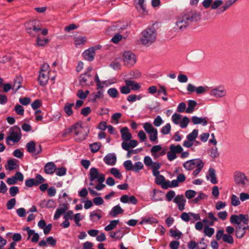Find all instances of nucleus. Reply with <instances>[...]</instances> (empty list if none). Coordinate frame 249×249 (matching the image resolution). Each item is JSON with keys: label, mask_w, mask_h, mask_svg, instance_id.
Returning <instances> with one entry per match:
<instances>
[{"label": "nucleus", "mask_w": 249, "mask_h": 249, "mask_svg": "<svg viewBox=\"0 0 249 249\" xmlns=\"http://www.w3.org/2000/svg\"><path fill=\"white\" fill-rule=\"evenodd\" d=\"M200 18V14L196 11L189 10L186 11L178 18L176 25L180 30L185 29L189 24L198 21Z\"/></svg>", "instance_id": "obj_1"}, {"label": "nucleus", "mask_w": 249, "mask_h": 249, "mask_svg": "<svg viewBox=\"0 0 249 249\" xmlns=\"http://www.w3.org/2000/svg\"><path fill=\"white\" fill-rule=\"evenodd\" d=\"M89 176L90 181L89 185H94V181H95V182H98V184L94 187L95 189L97 190L100 191L105 188L106 185L103 184V182L105 180V175L103 173H100L98 169L95 167L91 168L89 170Z\"/></svg>", "instance_id": "obj_2"}, {"label": "nucleus", "mask_w": 249, "mask_h": 249, "mask_svg": "<svg viewBox=\"0 0 249 249\" xmlns=\"http://www.w3.org/2000/svg\"><path fill=\"white\" fill-rule=\"evenodd\" d=\"M89 132V130L82 126L80 123H76L66 130V133H74L75 135L79 136V138L76 139V141H78L85 140Z\"/></svg>", "instance_id": "obj_3"}, {"label": "nucleus", "mask_w": 249, "mask_h": 249, "mask_svg": "<svg viewBox=\"0 0 249 249\" xmlns=\"http://www.w3.org/2000/svg\"><path fill=\"white\" fill-rule=\"evenodd\" d=\"M156 36V31L154 27L148 28L142 32L141 41L144 45L149 46L155 41Z\"/></svg>", "instance_id": "obj_4"}, {"label": "nucleus", "mask_w": 249, "mask_h": 249, "mask_svg": "<svg viewBox=\"0 0 249 249\" xmlns=\"http://www.w3.org/2000/svg\"><path fill=\"white\" fill-rule=\"evenodd\" d=\"M92 67H89L83 74L79 76V84L82 87L92 86L94 83V75L91 73Z\"/></svg>", "instance_id": "obj_5"}, {"label": "nucleus", "mask_w": 249, "mask_h": 249, "mask_svg": "<svg viewBox=\"0 0 249 249\" xmlns=\"http://www.w3.org/2000/svg\"><path fill=\"white\" fill-rule=\"evenodd\" d=\"M25 27L29 35L33 37L38 35V33L41 31V25L38 20H33L26 22L25 23Z\"/></svg>", "instance_id": "obj_6"}, {"label": "nucleus", "mask_w": 249, "mask_h": 249, "mask_svg": "<svg viewBox=\"0 0 249 249\" xmlns=\"http://www.w3.org/2000/svg\"><path fill=\"white\" fill-rule=\"evenodd\" d=\"M9 136L6 138L7 144H9V141H12L15 143L18 142L21 138L20 129L17 125L11 127L9 130Z\"/></svg>", "instance_id": "obj_7"}, {"label": "nucleus", "mask_w": 249, "mask_h": 249, "mask_svg": "<svg viewBox=\"0 0 249 249\" xmlns=\"http://www.w3.org/2000/svg\"><path fill=\"white\" fill-rule=\"evenodd\" d=\"M230 222L233 224H236L237 226L242 225L241 222L244 225H248L249 222V217L248 214H239V215L233 214L230 217Z\"/></svg>", "instance_id": "obj_8"}, {"label": "nucleus", "mask_w": 249, "mask_h": 249, "mask_svg": "<svg viewBox=\"0 0 249 249\" xmlns=\"http://www.w3.org/2000/svg\"><path fill=\"white\" fill-rule=\"evenodd\" d=\"M234 181L237 185L244 187L248 185L249 180L247 176L243 173L236 171L234 174Z\"/></svg>", "instance_id": "obj_9"}, {"label": "nucleus", "mask_w": 249, "mask_h": 249, "mask_svg": "<svg viewBox=\"0 0 249 249\" xmlns=\"http://www.w3.org/2000/svg\"><path fill=\"white\" fill-rule=\"evenodd\" d=\"M169 148L170 151L167 154V159L169 161L176 159L177 157L176 154L181 153L183 150L182 147L179 144L177 145L171 144Z\"/></svg>", "instance_id": "obj_10"}, {"label": "nucleus", "mask_w": 249, "mask_h": 249, "mask_svg": "<svg viewBox=\"0 0 249 249\" xmlns=\"http://www.w3.org/2000/svg\"><path fill=\"white\" fill-rule=\"evenodd\" d=\"M124 62L127 67L133 66L136 61L135 55L130 51H126L124 53Z\"/></svg>", "instance_id": "obj_11"}, {"label": "nucleus", "mask_w": 249, "mask_h": 249, "mask_svg": "<svg viewBox=\"0 0 249 249\" xmlns=\"http://www.w3.org/2000/svg\"><path fill=\"white\" fill-rule=\"evenodd\" d=\"M173 201L177 205L179 211H182L184 210L186 200L183 195H177L174 198Z\"/></svg>", "instance_id": "obj_12"}, {"label": "nucleus", "mask_w": 249, "mask_h": 249, "mask_svg": "<svg viewBox=\"0 0 249 249\" xmlns=\"http://www.w3.org/2000/svg\"><path fill=\"white\" fill-rule=\"evenodd\" d=\"M199 161H202L199 159H192L185 161L183 164V167L187 170H192L194 169L197 165Z\"/></svg>", "instance_id": "obj_13"}, {"label": "nucleus", "mask_w": 249, "mask_h": 249, "mask_svg": "<svg viewBox=\"0 0 249 249\" xmlns=\"http://www.w3.org/2000/svg\"><path fill=\"white\" fill-rule=\"evenodd\" d=\"M49 72H39L38 77V83L41 86H44L47 84L49 79Z\"/></svg>", "instance_id": "obj_14"}, {"label": "nucleus", "mask_w": 249, "mask_h": 249, "mask_svg": "<svg viewBox=\"0 0 249 249\" xmlns=\"http://www.w3.org/2000/svg\"><path fill=\"white\" fill-rule=\"evenodd\" d=\"M210 95L217 98L224 97L226 94V91L223 88L219 87L213 89L210 92Z\"/></svg>", "instance_id": "obj_15"}, {"label": "nucleus", "mask_w": 249, "mask_h": 249, "mask_svg": "<svg viewBox=\"0 0 249 249\" xmlns=\"http://www.w3.org/2000/svg\"><path fill=\"white\" fill-rule=\"evenodd\" d=\"M68 209V204L64 203L60 204L58 208H57L54 213L53 219L57 220L61 215L65 213Z\"/></svg>", "instance_id": "obj_16"}, {"label": "nucleus", "mask_w": 249, "mask_h": 249, "mask_svg": "<svg viewBox=\"0 0 249 249\" xmlns=\"http://www.w3.org/2000/svg\"><path fill=\"white\" fill-rule=\"evenodd\" d=\"M84 58L89 61H91L94 59L95 56V48L90 47L85 50L83 53Z\"/></svg>", "instance_id": "obj_17"}, {"label": "nucleus", "mask_w": 249, "mask_h": 249, "mask_svg": "<svg viewBox=\"0 0 249 249\" xmlns=\"http://www.w3.org/2000/svg\"><path fill=\"white\" fill-rule=\"evenodd\" d=\"M117 159L116 156L112 153L107 154L104 158V162L109 165H114L116 162Z\"/></svg>", "instance_id": "obj_18"}, {"label": "nucleus", "mask_w": 249, "mask_h": 249, "mask_svg": "<svg viewBox=\"0 0 249 249\" xmlns=\"http://www.w3.org/2000/svg\"><path fill=\"white\" fill-rule=\"evenodd\" d=\"M56 170V166L53 162L47 163L44 166V171L47 174H53Z\"/></svg>", "instance_id": "obj_19"}, {"label": "nucleus", "mask_w": 249, "mask_h": 249, "mask_svg": "<svg viewBox=\"0 0 249 249\" xmlns=\"http://www.w3.org/2000/svg\"><path fill=\"white\" fill-rule=\"evenodd\" d=\"M124 213V210L122 209L119 205H117L113 207L109 213V214L112 217H116L119 214Z\"/></svg>", "instance_id": "obj_20"}, {"label": "nucleus", "mask_w": 249, "mask_h": 249, "mask_svg": "<svg viewBox=\"0 0 249 249\" xmlns=\"http://www.w3.org/2000/svg\"><path fill=\"white\" fill-rule=\"evenodd\" d=\"M122 139L125 141H129L132 138V135L129 132L127 127H124L121 130Z\"/></svg>", "instance_id": "obj_21"}, {"label": "nucleus", "mask_w": 249, "mask_h": 249, "mask_svg": "<svg viewBox=\"0 0 249 249\" xmlns=\"http://www.w3.org/2000/svg\"><path fill=\"white\" fill-rule=\"evenodd\" d=\"M191 119L194 124H202L203 126H206L208 124V122L205 117L193 116Z\"/></svg>", "instance_id": "obj_22"}, {"label": "nucleus", "mask_w": 249, "mask_h": 249, "mask_svg": "<svg viewBox=\"0 0 249 249\" xmlns=\"http://www.w3.org/2000/svg\"><path fill=\"white\" fill-rule=\"evenodd\" d=\"M245 233V226L239 225L235 227V235L237 238H243Z\"/></svg>", "instance_id": "obj_23"}, {"label": "nucleus", "mask_w": 249, "mask_h": 249, "mask_svg": "<svg viewBox=\"0 0 249 249\" xmlns=\"http://www.w3.org/2000/svg\"><path fill=\"white\" fill-rule=\"evenodd\" d=\"M16 161H18V160L15 159L9 160L7 161V164L5 165V169L9 171L16 169L18 167V165L16 163Z\"/></svg>", "instance_id": "obj_24"}, {"label": "nucleus", "mask_w": 249, "mask_h": 249, "mask_svg": "<svg viewBox=\"0 0 249 249\" xmlns=\"http://www.w3.org/2000/svg\"><path fill=\"white\" fill-rule=\"evenodd\" d=\"M126 85L131 87V89L132 90H138L141 88L139 84L133 80H126L124 81Z\"/></svg>", "instance_id": "obj_25"}, {"label": "nucleus", "mask_w": 249, "mask_h": 249, "mask_svg": "<svg viewBox=\"0 0 249 249\" xmlns=\"http://www.w3.org/2000/svg\"><path fill=\"white\" fill-rule=\"evenodd\" d=\"M236 1L235 0H229L226 2L224 5L218 9L217 13L218 14H221L226 11L229 7H230L232 4H233Z\"/></svg>", "instance_id": "obj_26"}, {"label": "nucleus", "mask_w": 249, "mask_h": 249, "mask_svg": "<svg viewBox=\"0 0 249 249\" xmlns=\"http://www.w3.org/2000/svg\"><path fill=\"white\" fill-rule=\"evenodd\" d=\"M197 103L195 100H190L188 101V107L186 109V112L192 113L194 111L195 107Z\"/></svg>", "instance_id": "obj_27"}, {"label": "nucleus", "mask_w": 249, "mask_h": 249, "mask_svg": "<svg viewBox=\"0 0 249 249\" xmlns=\"http://www.w3.org/2000/svg\"><path fill=\"white\" fill-rule=\"evenodd\" d=\"M27 151L31 154H35L36 152V143L34 141H31L28 142L26 145Z\"/></svg>", "instance_id": "obj_28"}, {"label": "nucleus", "mask_w": 249, "mask_h": 249, "mask_svg": "<svg viewBox=\"0 0 249 249\" xmlns=\"http://www.w3.org/2000/svg\"><path fill=\"white\" fill-rule=\"evenodd\" d=\"M102 144L100 142H96L89 144V148L91 152L95 153L99 151L101 148Z\"/></svg>", "instance_id": "obj_29"}, {"label": "nucleus", "mask_w": 249, "mask_h": 249, "mask_svg": "<svg viewBox=\"0 0 249 249\" xmlns=\"http://www.w3.org/2000/svg\"><path fill=\"white\" fill-rule=\"evenodd\" d=\"M119 223V220H113L110 222V223L105 227L106 231H110L113 230Z\"/></svg>", "instance_id": "obj_30"}, {"label": "nucleus", "mask_w": 249, "mask_h": 249, "mask_svg": "<svg viewBox=\"0 0 249 249\" xmlns=\"http://www.w3.org/2000/svg\"><path fill=\"white\" fill-rule=\"evenodd\" d=\"M74 104L73 103H66L64 107V109L68 116H71L73 114L72 107H73Z\"/></svg>", "instance_id": "obj_31"}, {"label": "nucleus", "mask_w": 249, "mask_h": 249, "mask_svg": "<svg viewBox=\"0 0 249 249\" xmlns=\"http://www.w3.org/2000/svg\"><path fill=\"white\" fill-rule=\"evenodd\" d=\"M21 86V76H17L14 80V83L13 86V89L15 91H18Z\"/></svg>", "instance_id": "obj_32"}, {"label": "nucleus", "mask_w": 249, "mask_h": 249, "mask_svg": "<svg viewBox=\"0 0 249 249\" xmlns=\"http://www.w3.org/2000/svg\"><path fill=\"white\" fill-rule=\"evenodd\" d=\"M39 34H38V35L36 36H37L36 40V45L38 46H44L46 44L48 43L49 40L44 37H39Z\"/></svg>", "instance_id": "obj_33"}, {"label": "nucleus", "mask_w": 249, "mask_h": 249, "mask_svg": "<svg viewBox=\"0 0 249 249\" xmlns=\"http://www.w3.org/2000/svg\"><path fill=\"white\" fill-rule=\"evenodd\" d=\"M109 234L110 237L116 239H119L122 238L124 235L123 232L120 230H117L115 232H109Z\"/></svg>", "instance_id": "obj_34"}, {"label": "nucleus", "mask_w": 249, "mask_h": 249, "mask_svg": "<svg viewBox=\"0 0 249 249\" xmlns=\"http://www.w3.org/2000/svg\"><path fill=\"white\" fill-rule=\"evenodd\" d=\"M209 175L211 177V182L213 184H216L217 181L215 176V171L213 168H210L209 169Z\"/></svg>", "instance_id": "obj_35"}, {"label": "nucleus", "mask_w": 249, "mask_h": 249, "mask_svg": "<svg viewBox=\"0 0 249 249\" xmlns=\"http://www.w3.org/2000/svg\"><path fill=\"white\" fill-rule=\"evenodd\" d=\"M110 173L116 178L122 179L123 176L120 171L116 168L113 167L110 169Z\"/></svg>", "instance_id": "obj_36"}, {"label": "nucleus", "mask_w": 249, "mask_h": 249, "mask_svg": "<svg viewBox=\"0 0 249 249\" xmlns=\"http://www.w3.org/2000/svg\"><path fill=\"white\" fill-rule=\"evenodd\" d=\"M198 131L197 129H194L192 132L187 136V139L190 141H195L198 135Z\"/></svg>", "instance_id": "obj_37"}, {"label": "nucleus", "mask_w": 249, "mask_h": 249, "mask_svg": "<svg viewBox=\"0 0 249 249\" xmlns=\"http://www.w3.org/2000/svg\"><path fill=\"white\" fill-rule=\"evenodd\" d=\"M138 1V4L139 6V7H137L138 10L139 11H142V12L144 14L147 13L146 10V6L144 3V0H137Z\"/></svg>", "instance_id": "obj_38"}, {"label": "nucleus", "mask_w": 249, "mask_h": 249, "mask_svg": "<svg viewBox=\"0 0 249 249\" xmlns=\"http://www.w3.org/2000/svg\"><path fill=\"white\" fill-rule=\"evenodd\" d=\"M143 127L144 129V130L147 133H150L152 131L155 130L156 129V128L153 127L152 124L150 123H145L143 124Z\"/></svg>", "instance_id": "obj_39"}, {"label": "nucleus", "mask_w": 249, "mask_h": 249, "mask_svg": "<svg viewBox=\"0 0 249 249\" xmlns=\"http://www.w3.org/2000/svg\"><path fill=\"white\" fill-rule=\"evenodd\" d=\"M107 94L112 98H115L118 97V92L116 89L111 88L107 90Z\"/></svg>", "instance_id": "obj_40"}, {"label": "nucleus", "mask_w": 249, "mask_h": 249, "mask_svg": "<svg viewBox=\"0 0 249 249\" xmlns=\"http://www.w3.org/2000/svg\"><path fill=\"white\" fill-rule=\"evenodd\" d=\"M87 41V38L85 36H82L76 38L74 40V44L76 46L84 44Z\"/></svg>", "instance_id": "obj_41"}, {"label": "nucleus", "mask_w": 249, "mask_h": 249, "mask_svg": "<svg viewBox=\"0 0 249 249\" xmlns=\"http://www.w3.org/2000/svg\"><path fill=\"white\" fill-rule=\"evenodd\" d=\"M204 232L206 235L209 237H211L214 232V230L213 228H210L208 226H206L204 227Z\"/></svg>", "instance_id": "obj_42"}, {"label": "nucleus", "mask_w": 249, "mask_h": 249, "mask_svg": "<svg viewBox=\"0 0 249 249\" xmlns=\"http://www.w3.org/2000/svg\"><path fill=\"white\" fill-rule=\"evenodd\" d=\"M223 240L229 244H232L234 242L233 237L229 234H225L223 237Z\"/></svg>", "instance_id": "obj_43"}, {"label": "nucleus", "mask_w": 249, "mask_h": 249, "mask_svg": "<svg viewBox=\"0 0 249 249\" xmlns=\"http://www.w3.org/2000/svg\"><path fill=\"white\" fill-rule=\"evenodd\" d=\"M204 166V163L202 161H199L197 163V165L196 166V169L193 172V175L194 176H196L201 171Z\"/></svg>", "instance_id": "obj_44"}, {"label": "nucleus", "mask_w": 249, "mask_h": 249, "mask_svg": "<svg viewBox=\"0 0 249 249\" xmlns=\"http://www.w3.org/2000/svg\"><path fill=\"white\" fill-rule=\"evenodd\" d=\"M84 216L80 213H76L74 216L73 219L74 220L75 224L77 226H80L81 224L79 222L83 218Z\"/></svg>", "instance_id": "obj_45"}, {"label": "nucleus", "mask_w": 249, "mask_h": 249, "mask_svg": "<svg viewBox=\"0 0 249 249\" xmlns=\"http://www.w3.org/2000/svg\"><path fill=\"white\" fill-rule=\"evenodd\" d=\"M171 131V125L169 123L166 124L161 129V133L163 135L168 134Z\"/></svg>", "instance_id": "obj_46"}, {"label": "nucleus", "mask_w": 249, "mask_h": 249, "mask_svg": "<svg viewBox=\"0 0 249 249\" xmlns=\"http://www.w3.org/2000/svg\"><path fill=\"white\" fill-rule=\"evenodd\" d=\"M124 166L127 171H133V165L130 160H127L124 162Z\"/></svg>", "instance_id": "obj_47"}, {"label": "nucleus", "mask_w": 249, "mask_h": 249, "mask_svg": "<svg viewBox=\"0 0 249 249\" xmlns=\"http://www.w3.org/2000/svg\"><path fill=\"white\" fill-rule=\"evenodd\" d=\"M133 171L135 172H138L143 168V163L141 161L136 162L133 165Z\"/></svg>", "instance_id": "obj_48"}, {"label": "nucleus", "mask_w": 249, "mask_h": 249, "mask_svg": "<svg viewBox=\"0 0 249 249\" xmlns=\"http://www.w3.org/2000/svg\"><path fill=\"white\" fill-rule=\"evenodd\" d=\"M148 134L149 135V139L151 142H155L157 140L158 130L157 129Z\"/></svg>", "instance_id": "obj_49"}, {"label": "nucleus", "mask_w": 249, "mask_h": 249, "mask_svg": "<svg viewBox=\"0 0 249 249\" xmlns=\"http://www.w3.org/2000/svg\"><path fill=\"white\" fill-rule=\"evenodd\" d=\"M101 215L99 213H96L95 212H92L90 213V220L92 221L98 220L101 218Z\"/></svg>", "instance_id": "obj_50"}, {"label": "nucleus", "mask_w": 249, "mask_h": 249, "mask_svg": "<svg viewBox=\"0 0 249 249\" xmlns=\"http://www.w3.org/2000/svg\"><path fill=\"white\" fill-rule=\"evenodd\" d=\"M231 203L234 206H237L240 205V202L239 198L235 195H232L231 196Z\"/></svg>", "instance_id": "obj_51"}, {"label": "nucleus", "mask_w": 249, "mask_h": 249, "mask_svg": "<svg viewBox=\"0 0 249 249\" xmlns=\"http://www.w3.org/2000/svg\"><path fill=\"white\" fill-rule=\"evenodd\" d=\"M170 232L171 235L177 239H179L180 238L181 235L182 234L181 232L178 231V230H174L171 229Z\"/></svg>", "instance_id": "obj_52"}, {"label": "nucleus", "mask_w": 249, "mask_h": 249, "mask_svg": "<svg viewBox=\"0 0 249 249\" xmlns=\"http://www.w3.org/2000/svg\"><path fill=\"white\" fill-rule=\"evenodd\" d=\"M176 197L175 192L173 190H170L166 194V198L168 201H171L173 198Z\"/></svg>", "instance_id": "obj_53"}, {"label": "nucleus", "mask_w": 249, "mask_h": 249, "mask_svg": "<svg viewBox=\"0 0 249 249\" xmlns=\"http://www.w3.org/2000/svg\"><path fill=\"white\" fill-rule=\"evenodd\" d=\"M181 118V116L180 114L175 113L172 116V121L175 124H178Z\"/></svg>", "instance_id": "obj_54"}, {"label": "nucleus", "mask_w": 249, "mask_h": 249, "mask_svg": "<svg viewBox=\"0 0 249 249\" xmlns=\"http://www.w3.org/2000/svg\"><path fill=\"white\" fill-rule=\"evenodd\" d=\"M185 194L188 199H191L196 196V192L194 190H188L185 192Z\"/></svg>", "instance_id": "obj_55"}, {"label": "nucleus", "mask_w": 249, "mask_h": 249, "mask_svg": "<svg viewBox=\"0 0 249 249\" xmlns=\"http://www.w3.org/2000/svg\"><path fill=\"white\" fill-rule=\"evenodd\" d=\"M189 122H190V120L187 117H186V116L183 117L182 120L181 121V122H180V127L182 128H186Z\"/></svg>", "instance_id": "obj_56"}, {"label": "nucleus", "mask_w": 249, "mask_h": 249, "mask_svg": "<svg viewBox=\"0 0 249 249\" xmlns=\"http://www.w3.org/2000/svg\"><path fill=\"white\" fill-rule=\"evenodd\" d=\"M67 169L65 167H62L58 168L55 172V174L58 176H63L66 174Z\"/></svg>", "instance_id": "obj_57"}, {"label": "nucleus", "mask_w": 249, "mask_h": 249, "mask_svg": "<svg viewBox=\"0 0 249 249\" xmlns=\"http://www.w3.org/2000/svg\"><path fill=\"white\" fill-rule=\"evenodd\" d=\"M45 180V179L40 175L37 174L35 178L36 186H37L40 184L44 182Z\"/></svg>", "instance_id": "obj_58"}, {"label": "nucleus", "mask_w": 249, "mask_h": 249, "mask_svg": "<svg viewBox=\"0 0 249 249\" xmlns=\"http://www.w3.org/2000/svg\"><path fill=\"white\" fill-rule=\"evenodd\" d=\"M121 93L124 94H127L130 93L131 89L129 86L126 85V86H122L120 87Z\"/></svg>", "instance_id": "obj_59"}, {"label": "nucleus", "mask_w": 249, "mask_h": 249, "mask_svg": "<svg viewBox=\"0 0 249 249\" xmlns=\"http://www.w3.org/2000/svg\"><path fill=\"white\" fill-rule=\"evenodd\" d=\"M16 200L15 198H12L8 201L6 206L8 210H11L14 208L16 204Z\"/></svg>", "instance_id": "obj_60"}, {"label": "nucleus", "mask_w": 249, "mask_h": 249, "mask_svg": "<svg viewBox=\"0 0 249 249\" xmlns=\"http://www.w3.org/2000/svg\"><path fill=\"white\" fill-rule=\"evenodd\" d=\"M163 121L161 118V117L159 115L157 116V117L154 119L153 124L156 127L160 126L162 123Z\"/></svg>", "instance_id": "obj_61"}, {"label": "nucleus", "mask_w": 249, "mask_h": 249, "mask_svg": "<svg viewBox=\"0 0 249 249\" xmlns=\"http://www.w3.org/2000/svg\"><path fill=\"white\" fill-rule=\"evenodd\" d=\"M161 149V147L160 145H156L153 146L151 149V152L153 156L155 157L157 152L160 151Z\"/></svg>", "instance_id": "obj_62"}, {"label": "nucleus", "mask_w": 249, "mask_h": 249, "mask_svg": "<svg viewBox=\"0 0 249 249\" xmlns=\"http://www.w3.org/2000/svg\"><path fill=\"white\" fill-rule=\"evenodd\" d=\"M16 113L18 115H23L24 114V110L23 107L19 105H17L14 108Z\"/></svg>", "instance_id": "obj_63"}, {"label": "nucleus", "mask_w": 249, "mask_h": 249, "mask_svg": "<svg viewBox=\"0 0 249 249\" xmlns=\"http://www.w3.org/2000/svg\"><path fill=\"white\" fill-rule=\"evenodd\" d=\"M223 3L222 0H215L211 5V8L212 9H216L220 6Z\"/></svg>", "instance_id": "obj_64"}]
</instances>
